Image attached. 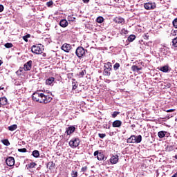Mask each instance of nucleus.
Instances as JSON below:
<instances>
[{"instance_id":"6","label":"nucleus","mask_w":177,"mask_h":177,"mask_svg":"<svg viewBox=\"0 0 177 177\" xmlns=\"http://www.w3.org/2000/svg\"><path fill=\"white\" fill-rule=\"evenodd\" d=\"M31 51L32 53H35V55H41V53H42V49L40 46H32Z\"/></svg>"},{"instance_id":"47","label":"nucleus","mask_w":177,"mask_h":177,"mask_svg":"<svg viewBox=\"0 0 177 177\" xmlns=\"http://www.w3.org/2000/svg\"><path fill=\"white\" fill-rule=\"evenodd\" d=\"M3 12V6L2 5H0V12Z\"/></svg>"},{"instance_id":"26","label":"nucleus","mask_w":177,"mask_h":177,"mask_svg":"<svg viewBox=\"0 0 177 177\" xmlns=\"http://www.w3.org/2000/svg\"><path fill=\"white\" fill-rule=\"evenodd\" d=\"M68 21H75V17H74V15H69L68 17Z\"/></svg>"},{"instance_id":"8","label":"nucleus","mask_w":177,"mask_h":177,"mask_svg":"<svg viewBox=\"0 0 177 177\" xmlns=\"http://www.w3.org/2000/svg\"><path fill=\"white\" fill-rule=\"evenodd\" d=\"M32 67V61L30 60L24 65V71H30Z\"/></svg>"},{"instance_id":"13","label":"nucleus","mask_w":177,"mask_h":177,"mask_svg":"<svg viewBox=\"0 0 177 177\" xmlns=\"http://www.w3.org/2000/svg\"><path fill=\"white\" fill-rule=\"evenodd\" d=\"M8 104V99L6 97H0V107Z\"/></svg>"},{"instance_id":"23","label":"nucleus","mask_w":177,"mask_h":177,"mask_svg":"<svg viewBox=\"0 0 177 177\" xmlns=\"http://www.w3.org/2000/svg\"><path fill=\"white\" fill-rule=\"evenodd\" d=\"M17 128V124H12L8 127V130L13 131H16Z\"/></svg>"},{"instance_id":"17","label":"nucleus","mask_w":177,"mask_h":177,"mask_svg":"<svg viewBox=\"0 0 177 177\" xmlns=\"http://www.w3.org/2000/svg\"><path fill=\"white\" fill-rule=\"evenodd\" d=\"M36 165L37 163L32 162L26 165V168L27 169H32V168H35Z\"/></svg>"},{"instance_id":"11","label":"nucleus","mask_w":177,"mask_h":177,"mask_svg":"<svg viewBox=\"0 0 177 177\" xmlns=\"http://www.w3.org/2000/svg\"><path fill=\"white\" fill-rule=\"evenodd\" d=\"M75 132V127L74 126H71L68 128H66L65 133L67 135H71V133H74Z\"/></svg>"},{"instance_id":"51","label":"nucleus","mask_w":177,"mask_h":177,"mask_svg":"<svg viewBox=\"0 0 177 177\" xmlns=\"http://www.w3.org/2000/svg\"><path fill=\"white\" fill-rule=\"evenodd\" d=\"M172 177H177V172L176 174H174Z\"/></svg>"},{"instance_id":"49","label":"nucleus","mask_w":177,"mask_h":177,"mask_svg":"<svg viewBox=\"0 0 177 177\" xmlns=\"http://www.w3.org/2000/svg\"><path fill=\"white\" fill-rule=\"evenodd\" d=\"M48 165H50V168H52V165H53V162H49Z\"/></svg>"},{"instance_id":"50","label":"nucleus","mask_w":177,"mask_h":177,"mask_svg":"<svg viewBox=\"0 0 177 177\" xmlns=\"http://www.w3.org/2000/svg\"><path fill=\"white\" fill-rule=\"evenodd\" d=\"M145 39H149V36H147V35H145Z\"/></svg>"},{"instance_id":"54","label":"nucleus","mask_w":177,"mask_h":177,"mask_svg":"<svg viewBox=\"0 0 177 177\" xmlns=\"http://www.w3.org/2000/svg\"><path fill=\"white\" fill-rule=\"evenodd\" d=\"M0 89H3V88H2V87H0Z\"/></svg>"},{"instance_id":"24","label":"nucleus","mask_w":177,"mask_h":177,"mask_svg":"<svg viewBox=\"0 0 177 177\" xmlns=\"http://www.w3.org/2000/svg\"><path fill=\"white\" fill-rule=\"evenodd\" d=\"M124 18L118 17L115 19V22L118 24H121L122 23H124Z\"/></svg>"},{"instance_id":"31","label":"nucleus","mask_w":177,"mask_h":177,"mask_svg":"<svg viewBox=\"0 0 177 177\" xmlns=\"http://www.w3.org/2000/svg\"><path fill=\"white\" fill-rule=\"evenodd\" d=\"M118 68H120V63H115L113 66V70H115V71H117Z\"/></svg>"},{"instance_id":"16","label":"nucleus","mask_w":177,"mask_h":177,"mask_svg":"<svg viewBox=\"0 0 177 177\" xmlns=\"http://www.w3.org/2000/svg\"><path fill=\"white\" fill-rule=\"evenodd\" d=\"M55 82V77H49L46 80V85H52Z\"/></svg>"},{"instance_id":"22","label":"nucleus","mask_w":177,"mask_h":177,"mask_svg":"<svg viewBox=\"0 0 177 177\" xmlns=\"http://www.w3.org/2000/svg\"><path fill=\"white\" fill-rule=\"evenodd\" d=\"M32 156H33V157H35V158H38V157H39V151L38 150L33 151Z\"/></svg>"},{"instance_id":"27","label":"nucleus","mask_w":177,"mask_h":177,"mask_svg":"<svg viewBox=\"0 0 177 177\" xmlns=\"http://www.w3.org/2000/svg\"><path fill=\"white\" fill-rule=\"evenodd\" d=\"M104 19L103 18V17H98L97 19H96V21L97 23H103Z\"/></svg>"},{"instance_id":"48","label":"nucleus","mask_w":177,"mask_h":177,"mask_svg":"<svg viewBox=\"0 0 177 177\" xmlns=\"http://www.w3.org/2000/svg\"><path fill=\"white\" fill-rule=\"evenodd\" d=\"M84 3H89V0H82Z\"/></svg>"},{"instance_id":"33","label":"nucleus","mask_w":177,"mask_h":177,"mask_svg":"<svg viewBox=\"0 0 177 177\" xmlns=\"http://www.w3.org/2000/svg\"><path fill=\"white\" fill-rule=\"evenodd\" d=\"M71 176L72 177H77L78 176V172L77 171H72Z\"/></svg>"},{"instance_id":"14","label":"nucleus","mask_w":177,"mask_h":177,"mask_svg":"<svg viewBox=\"0 0 177 177\" xmlns=\"http://www.w3.org/2000/svg\"><path fill=\"white\" fill-rule=\"evenodd\" d=\"M121 125H122V122H121V120H115L112 123V127L113 128H120V127H121Z\"/></svg>"},{"instance_id":"5","label":"nucleus","mask_w":177,"mask_h":177,"mask_svg":"<svg viewBox=\"0 0 177 177\" xmlns=\"http://www.w3.org/2000/svg\"><path fill=\"white\" fill-rule=\"evenodd\" d=\"M69 146L72 147V149H75V147H78L80 146V139L73 138L69 142Z\"/></svg>"},{"instance_id":"34","label":"nucleus","mask_w":177,"mask_h":177,"mask_svg":"<svg viewBox=\"0 0 177 177\" xmlns=\"http://www.w3.org/2000/svg\"><path fill=\"white\" fill-rule=\"evenodd\" d=\"M72 86H73L72 88L73 91H75V89L78 88V85H77V84H75V82H72Z\"/></svg>"},{"instance_id":"2","label":"nucleus","mask_w":177,"mask_h":177,"mask_svg":"<svg viewBox=\"0 0 177 177\" xmlns=\"http://www.w3.org/2000/svg\"><path fill=\"white\" fill-rule=\"evenodd\" d=\"M88 52V50H85L82 46H79L75 50V55L79 59H82Z\"/></svg>"},{"instance_id":"38","label":"nucleus","mask_w":177,"mask_h":177,"mask_svg":"<svg viewBox=\"0 0 177 177\" xmlns=\"http://www.w3.org/2000/svg\"><path fill=\"white\" fill-rule=\"evenodd\" d=\"M18 151L19 153H27V149L26 148L19 149Z\"/></svg>"},{"instance_id":"3","label":"nucleus","mask_w":177,"mask_h":177,"mask_svg":"<svg viewBox=\"0 0 177 177\" xmlns=\"http://www.w3.org/2000/svg\"><path fill=\"white\" fill-rule=\"evenodd\" d=\"M142 142V136L139 135L138 136L133 135L127 139V143H140Z\"/></svg>"},{"instance_id":"36","label":"nucleus","mask_w":177,"mask_h":177,"mask_svg":"<svg viewBox=\"0 0 177 177\" xmlns=\"http://www.w3.org/2000/svg\"><path fill=\"white\" fill-rule=\"evenodd\" d=\"M85 74H86V71L82 70L81 72H80L79 75L80 77H84V75H85Z\"/></svg>"},{"instance_id":"37","label":"nucleus","mask_w":177,"mask_h":177,"mask_svg":"<svg viewBox=\"0 0 177 177\" xmlns=\"http://www.w3.org/2000/svg\"><path fill=\"white\" fill-rule=\"evenodd\" d=\"M118 114H120V112L118 111H114L112 113V118H115V117H117L118 115Z\"/></svg>"},{"instance_id":"30","label":"nucleus","mask_w":177,"mask_h":177,"mask_svg":"<svg viewBox=\"0 0 177 177\" xmlns=\"http://www.w3.org/2000/svg\"><path fill=\"white\" fill-rule=\"evenodd\" d=\"M173 46L177 48V37L172 40Z\"/></svg>"},{"instance_id":"25","label":"nucleus","mask_w":177,"mask_h":177,"mask_svg":"<svg viewBox=\"0 0 177 177\" xmlns=\"http://www.w3.org/2000/svg\"><path fill=\"white\" fill-rule=\"evenodd\" d=\"M97 159L99 161H102V160H104V155L102 153H100V154H98V156H97Z\"/></svg>"},{"instance_id":"44","label":"nucleus","mask_w":177,"mask_h":177,"mask_svg":"<svg viewBox=\"0 0 177 177\" xmlns=\"http://www.w3.org/2000/svg\"><path fill=\"white\" fill-rule=\"evenodd\" d=\"M165 111H166V113H172L175 111V109H168V110H165Z\"/></svg>"},{"instance_id":"15","label":"nucleus","mask_w":177,"mask_h":177,"mask_svg":"<svg viewBox=\"0 0 177 177\" xmlns=\"http://www.w3.org/2000/svg\"><path fill=\"white\" fill-rule=\"evenodd\" d=\"M59 26L61 27H63V28H65V27H67L68 26V22L66 19H62L59 21Z\"/></svg>"},{"instance_id":"29","label":"nucleus","mask_w":177,"mask_h":177,"mask_svg":"<svg viewBox=\"0 0 177 177\" xmlns=\"http://www.w3.org/2000/svg\"><path fill=\"white\" fill-rule=\"evenodd\" d=\"M2 143L4 145V146H9L10 145V142H9V140H3Z\"/></svg>"},{"instance_id":"9","label":"nucleus","mask_w":177,"mask_h":177,"mask_svg":"<svg viewBox=\"0 0 177 177\" xmlns=\"http://www.w3.org/2000/svg\"><path fill=\"white\" fill-rule=\"evenodd\" d=\"M61 49L64 50V52H66V53H68V52L71 50V45L65 43L62 45V46L61 47Z\"/></svg>"},{"instance_id":"45","label":"nucleus","mask_w":177,"mask_h":177,"mask_svg":"<svg viewBox=\"0 0 177 177\" xmlns=\"http://www.w3.org/2000/svg\"><path fill=\"white\" fill-rule=\"evenodd\" d=\"M100 153H99V151H95L94 152V157H96V156H97V157Z\"/></svg>"},{"instance_id":"7","label":"nucleus","mask_w":177,"mask_h":177,"mask_svg":"<svg viewBox=\"0 0 177 177\" xmlns=\"http://www.w3.org/2000/svg\"><path fill=\"white\" fill-rule=\"evenodd\" d=\"M145 6V9H146L147 10H151L153 9H156V3H146L144 5Z\"/></svg>"},{"instance_id":"35","label":"nucleus","mask_w":177,"mask_h":177,"mask_svg":"<svg viewBox=\"0 0 177 177\" xmlns=\"http://www.w3.org/2000/svg\"><path fill=\"white\" fill-rule=\"evenodd\" d=\"M111 127V126L107 123L103 124V128H104V129H110Z\"/></svg>"},{"instance_id":"43","label":"nucleus","mask_w":177,"mask_h":177,"mask_svg":"<svg viewBox=\"0 0 177 177\" xmlns=\"http://www.w3.org/2000/svg\"><path fill=\"white\" fill-rule=\"evenodd\" d=\"M88 169V167L84 166L81 169V172H86V170Z\"/></svg>"},{"instance_id":"41","label":"nucleus","mask_w":177,"mask_h":177,"mask_svg":"<svg viewBox=\"0 0 177 177\" xmlns=\"http://www.w3.org/2000/svg\"><path fill=\"white\" fill-rule=\"evenodd\" d=\"M52 5H53V1H50L46 3V6L50 8V6H52Z\"/></svg>"},{"instance_id":"42","label":"nucleus","mask_w":177,"mask_h":177,"mask_svg":"<svg viewBox=\"0 0 177 177\" xmlns=\"http://www.w3.org/2000/svg\"><path fill=\"white\" fill-rule=\"evenodd\" d=\"M121 32H122V34L127 35V34H128V30H127L125 28H123V29L121 30Z\"/></svg>"},{"instance_id":"39","label":"nucleus","mask_w":177,"mask_h":177,"mask_svg":"<svg viewBox=\"0 0 177 177\" xmlns=\"http://www.w3.org/2000/svg\"><path fill=\"white\" fill-rule=\"evenodd\" d=\"M98 136L100 139H104V138H106V133H98Z\"/></svg>"},{"instance_id":"19","label":"nucleus","mask_w":177,"mask_h":177,"mask_svg":"<svg viewBox=\"0 0 177 177\" xmlns=\"http://www.w3.org/2000/svg\"><path fill=\"white\" fill-rule=\"evenodd\" d=\"M160 70L161 71H162V73H168V71H169V68L168 67V66H162Z\"/></svg>"},{"instance_id":"46","label":"nucleus","mask_w":177,"mask_h":177,"mask_svg":"<svg viewBox=\"0 0 177 177\" xmlns=\"http://www.w3.org/2000/svg\"><path fill=\"white\" fill-rule=\"evenodd\" d=\"M172 35H177V30H174L172 32H171Z\"/></svg>"},{"instance_id":"4","label":"nucleus","mask_w":177,"mask_h":177,"mask_svg":"<svg viewBox=\"0 0 177 177\" xmlns=\"http://www.w3.org/2000/svg\"><path fill=\"white\" fill-rule=\"evenodd\" d=\"M111 67H113V66L111 65V62H107L106 64H104V75L109 76L111 74V73H110L111 71Z\"/></svg>"},{"instance_id":"52","label":"nucleus","mask_w":177,"mask_h":177,"mask_svg":"<svg viewBox=\"0 0 177 177\" xmlns=\"http://www.w3.org/2000/svg\"><path fill=\"white\" fill-rule=\"evenodd\" d=\"M2 63L3 62H2V60L0 59V66H2Z\"/></svg>"},{"instance_id":"40","label":"nucleus","mask_w":177,"mask_h":177,"mask_svg":"<svg viewBox=\"0 0 177 177\" xmlns=\"http://www.w3.org/2000/svg\"><path fill=\"white\" fill-rule=\"evenodd\" d=\"M173 26H174V27H175V28H177V18L174 19V21H173Z\"/></svg>"},{"instance_id":"1","label":"nucleus","mask_w":177,"mask_h":177,"mask_svg":"<svg viewBox=\"0 0 177 177\" xmlns=\"http://www.w3.org/2000/svg\"><path fill=\"white\" fill-rule=\"evenodd\" d=\"M32 100L34 102H38L39 103H44L46 104L52 102V97L50 95H46L44 93L41 91H37L32 94Z\"/></svg>"},{"instance_id":"18","label":"nucleus","mask_w":177,"mask_h":177,"mask_svg":"<svg viewBox=\"0 0 177 177\" xmlns=\"http://www.w3.org/2000/svg\"><path fill=\"white\" fill-rule=\"evenodd\" d=\"M165 135H167V131H161L158 133V136L160 139H162V138L165 137Z\"/></svg>"},{"instance_id":"21","label":"nucleus","mask_w":177,"mask_h":177,"mask_svg":"<svg viewBox=\"0 0 177 177\" xmlns=\"http://www.w3.org/2000/svg\"><path fill=\"white\" fill-rule=\"evenodd\" d=\"M132 71H140L142 70V67L139 68V66L136 65H133L131 66Z\"/></svg>"},{"instance_id":"12","label":"nucleus","mask_w":177,"mask_h":177,"mask_svg":"<svg viewBox=\"0 0 177 177\" xmlns=\"http://www.w3.org/2000/svg\"><path fill=\"white\" fill-rule=\"evenodd\" d=\"M111 164H117L118 162V155H113L110 158Z\"/></svg>"},{"instance_id":"32","label":"nucleus","mask_w":177,"mask_h":177,"mask_svg":"<svg viewBox=\"0 0 177 177\" xmlns=\"http://www.w3.org/2000/svg\"><path fill=\"white\" fill-rule=\"evenodd\" d=\"M5 48H13V44L12 43H6L4 45Z\"/></svg>"},{"instance_id":"53","label":"nucleus","mask_w":177,"mask_h":177,"mask_svg":"<svg viewBox=\"0 0 177 177\" xmlns=\"http://www.w3.org/2000/svg\"><path fill=\"white\" fill-rule=\"evenodd\" d=\"M174 158H176V160H177V155H176V156H174Z\"/></svg>"},{"instance_id":"10","label":"nucleus","mask_w":177,"mask_h":177,"mask_svg":"<svg viewBox=\"0 0 177 177\" xmlns=\"http://www.w3.org/2000/svg\"><path fill=\"white\" fill-rule=\"evenodd\" d=\"M6 165L8 167H13L15 165V158L13 157H8L6 160Z\"/></svg>"},{"instance_id":"20","label":"nucleus","mask_w":177,"mask_h":177,"mask_svg":"<svg viewBox=\"0 0 177 177\" xmlns=\"http://www.w3.org/2000/svg\"><path fill=\"white\" fill-rule=\"evenodd\" d=\"M135 39H136V36H135L134 35H131L128 37L127 41H129V42H133V41H135Z\"/></svg>"},{"instance_id":"28","label":"nucleus","mask_w":177,"mask_h":177,"mask_svg":"<svg viewBox=\"0 0 177 177\" xmlns=\"http://www.w3.org/2000/svg\"><path fill=\"white\" fill-rule=\"evenodd\" d=\"M30 37H31V35L30 34H28V35L24 36L23 37L24 41H25V42H28V38H30Z\"/></svg>"}]
</instances>
